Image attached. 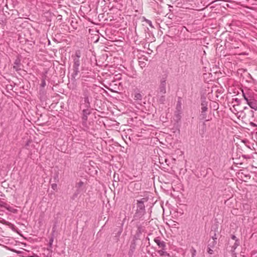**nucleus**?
Listing matches in <instances>:
<instances>
[{
	"label": "nucleus",
	"mask_w": 257,
	"mask_h": 257,
	"mask_svg": "<svg viewBox=\"0 0 257 257\" xmlns=\"http://www.w3.org/2000/svg\"><path fill=\"white\" fill-rule=\"evenodd\" d=\"M243 97L250 108L255 110H257V101L251 98L248 99L244 95H243Z\"/></svg>",
	"instance_id": "nucleus-1"
},
{
	"label": "nucleus",
	"mask_w": 257,
	"mask_h": 257,
	"mask_svg": "<svg viewBox=\"0 0 257 257\" xmlns=\"http://www.w3.org/2000/svg\"><path fill=\"white\" fill-rule=\"evenodd\" d=\"M166 82L165 80H163L161 81L160 85L159 87L160 92L162 94H165L166 93Z\"/></svg>",
	"instance_id": "nucleus-2"
},
{
	"label": "nucleus",
	"mask_w": 257,
	"mask_h": 257,
	"mask_svg": "<svg viewBox=\"0 0 257 257\" xmlns=\"http://www.w3.org/2000/svg\"><path fill=\"white\" fill-rule=\"evenodd\" d=\"M155 242L160 246L161 247H164L165 246V243L163 241H160L159 239H155Z\"/></svg>",
	"instance_id": "nucleus-3"
},
{
	"label": "nucleus",
	"mask_w": 257,
	"mask_h": 257,
	"mask_svg": "<svg viewBox=\"0 0 257 257\" xmlns=\"http://www.w3.org/2000/svg\"><path fill=\"white\" fill-rule=\"evenodd\" d=\"M207 110V104L206 103H201V112L204 113Z\"/></svg>",
	"instance_id": "nucleus-4"
},
{
	"label": "nucleus",
	"mask_w": 257,
	"mask_h": 257,
	"mask_svg": "<svg viewBox=\"0 0 257 257\" xmlns=\"http://www.w3.org/2000/svg\"><path fill=\"white\" fill-rule=\"evenodd\" d=\"M158 253L161 255H165L166 254H167L168 255L166 252L164 251V250H160L159 251H158Z\"/></svg>",
	"instance_id": "nucleus-5"
},
{
	"label": "nucleus",
	"mask_w": 257,
	"mask_h": 257,
	"mask_svg": "<svg viewBox=\"0 0 257 257\" xmlns=\"http://www.w3.org/2000/svg\"><path fill=\"white\" fill-rule=\"evenodd\" d=\"M208 252L210 254H212L213 252V250L210 248H209L208 250Z\"/></svg>",
	"instance_id": "nucleus-6"
},
{
	"label": "nucleus",
	"mask_w": 257,
	"mask_h": 257,
	"mask_svg": "<svg viewBox=\"0 0 257 257\" xmlns=\"http://www.w3.org/2000/svg\"><path fill=\"white\" fill-rule=\"evenodd\" d=\"M57 187V185L56 184H53L52 185V188L53 189H55Z\"/></svg>",
	"instance_id": "nucleus-7"
},
{
	"label": "nucleus",
	"mask_w": 257,
	"mask_h": 257,
	"mask_svg": "<svg viewBox=\"0 0 257 257\" xmlns=\"http://www.w3.org/2000/svg\"><path fill=\"white\" fill-rule=\"evenodd\" d=\"M235 238H236V237H235L234 235L232 236V238L233 239H235Z\"/></svg>",
	"instance_id": "nucleus-8"
},
{
	"label": "nucleus",
	"mask_w": 257,
	"mask_h": 257,
	"mask_svg": "<svg viewBox=\"0 0 257 257\" xmlns=\"http://www.w3.org/2000/svg\"><path fill=\"white\" fill-rule=\"evenodd\" d=\"M138 96H141V95L139 94H138Z\"/></svg>",
	"instance_id": "nucleus-9"
}]
</instances>
